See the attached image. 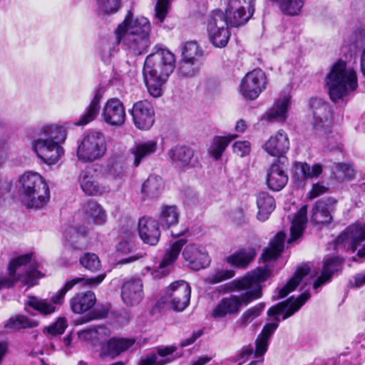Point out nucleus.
Segmentation results:
<instances>
[{
    "label": "nucleus",
    "mask_w": 365,
    "mask_h": 365,
    "mask_svg": "<svg viewBox=\"0 0 365 365\" xmlns=\"http://www.w3.org/2000/svg\"><path fill=\"white\" fill-rule=\"evenodd\" d=\"M159 225L158 222L152 217H143L139 220V236L144 243L153 246L158 242L160 237Z\"/></svg>",
    "instance_id": "b1692460"
},
{
    "label": "nucleus",
    "mask_w": 365,
    "mask_h": 365,
    "mask_svg": "<svg viewBox=\"0 0 365 365\" xmlns=\"http://www.w3.org/2000/svg\"><path fill=\"white\" fill-rule=\"evenodd\" d=\"M257 255L252 247L241 248L226 257L225 261L231 266L239 269H246Z\"/></svg>",
    "instance_id": "c756f323"
},
{
    "label": "nucleus",
    "mask_w": 365,
    "mask_h": 365,
    "mask_svg": "<svg viewBox=\"0 0 365 365\" xmlns=\"http://www.w3.org/2000/svg\"><path fill=\"white\" fill-rule=\"evenodd\" d=\"M289 104L290 96L284 94L275 101L273 106L264 115L263 118L268 121L285 120Z\"/></svg>",
    "instance_id": "c9c22d12"
},
{
    "label": "nucleus",
    "mask_w": 365,
    "mask_h": 365,
    "mask_svg": "<svg viewBox=\"0 0 365 365\" xmlns=\"http://www.w3.org/2000/svg\"><path fill=\"white\" fill-rule=\"evenodd\" d=\"M121 298L127 307H134L144 298L143 284L140 278H130L121 287Z\"/></svg>",
    "instance_id": "a211bd4d"
},
{
    "label": "nucleus",
    "mask_w": 365,
    "mask_h": 365,
    "mask_svg": "<svg viewBox=\"0 0 365 365\" xmlns=\"http://www.w3.org/2000/svg\"><path fill=\"white\" fill-rule=\"evenodd\" d=\"M89 232V228L84 225L76 227H69L63 232V246L67 249L81 250L86 245V237Z\"/></svg>",
    "instance_id": "5701e85b"
},
{
    "label": "nucleus",
    "mask_w": 365,
    "mask_h": 365,
    "mask_svg": "<svg viewBox=\"0 0 365 365\" xmlns=\"http://www.w3.org/2000/svg\"><path fill=\"white\" fill-rule=\"evenodd\" d=\"M322 166L315 164L312 167L306 163H297L295 164V175L298 179H307L317 178L322 173Z\"/></svg>",
    "instance_id": "09e8293b"
},
{
    "label": "nucleus",
    "mask_w": 365,
    "mask_h": 365,
    "mask_svg": "<svg viewBox=\"0 0 365 365\" xmlns=\"http://www.w3.org/2000/svg\"><path fill=\"white\" fill-rule=\"evenodd\" d=\"M309 297V292H305L302 293L297 298L292 297L287 301L270 307L267 314L269 317L273 316L275 322L266 324L259 336L269 341L270 336L278 327L279 322V315L283 314L282 320L287 319L299 310Z\"/></svg>",
    "instance_id": "9d476101"
},
{
    "label": "nucleus",
    "mask_w": 365,
    "mask_h": 365,
    "mask_svg": "<svg viewBox=\"0 0 365 365\" xmlns=\"http://www.w3.org/2000/svg\"><path fill=\"white\" fill-rule=\"evenodd\" d=\"M233 152L240 157H245L250 152V143L248 141L236 142L233 145Z\"/></svg>",
    "instance_id": "0e129e2a"
},
{
    "label": "nucleus",
    "mask_w": 365,
    "mask_h": 365,
    "mask_svg": "<svg viewBox=\"0 0 365 365\" xmlns=\"http://www.w3.org/2000/svg\"><path fill=\"white\" fill-rule=\"evenodd\" d=\"M101 95L99 93H96L91 103L86 108L85 112L79 119L73 123V125L76 126H83L89 123L92 122L96 119L100 112V101H101Z\"/></svg>",
    "instance_id": "a19ab883"
},
{
    "label": "nucleus",
    "mask_w": 365,
    "mask_h": 365,
    "mask_svg": "<svg viewBox=\"0 0 365 365\" xmlns=\"http://www.w3.org/2000/svg\"><path fill=\"white\" fill-rule=\"evenodd\" d=\"M38 322L31 319L24 315H16L11 317L5 324V327L11 329H30L36 327Z\"/></svg>",
    "instance_id": "8fccbe9b"
},
{
    "label": "nucleus",
    "mask_w": 365,
    "mask_h": 365,
    "mask_svg": "<svg viewBox=\"0 0 365 365\" xmlns=\"http://www.w3.org/2000/svg\"><path fill=\"white\" fill-rule=\"evenodd\" d=\"M333 171L336 178L340 180H351L354 177V170L350 164L334 163Z\"/></svg>",
    "instance_id": "864d4df0"
},
{
    "label": "nucleus",
    "mask_w": 365,
    "mask_h": 365,
    "mask_svg": "<svg viewBox=\"0 0 365 365\" xmlns=\"http://www.w3.org/2000/svg\"><path fill=\"white\" fill-rule=\"evenodd\" d=\"M263 148L272 156H282L289 148V141L287 133L284 130H279L266 141Z\"/></svg>",
    "instance_id": "c85d7f7f"
},
{
    "label": "nucleus",
    "mask_w": 365,
    "mask_h": 365,
    "mask_svg": "<svg viewBox=\"0 0 365 365\" xmlns=\"http://www.w3.org/2000/svg\"><path fill=\"white\" fill-rule=\"evenodd\" d=\"M235 272L232 269H220L205 278V282L210 284H215L222 281L232 278Z\"/></svg>",
    "instance_id": "5fc2aeb1"
},
{
    "label": "nucleus",
    "mask_w": 365,
    "mask_h": 365,
    "mask_svg": "<svg viewBox=\"0 0 365 365\" xmlns=\"http://www.w3.org/2000/svg\"><path fill=\"white\" fill-rule=\"evenodd\" d=\"M207 33L209 40L214 46L224 48L227 46L230 33L225 14L222 11L214 10L210 14L207 24Z\"/></svg>",
    "instance_id": "9b49d317"
},
{
    "label": "nucleus",
    "mask_w": 365,
    "mask_h": 365,
    "mask_svg": "<svg viewBox=\"0 0 365 365\" xmlns=\"http://www.w3.org/2000/svg\"><path fill=\"white\" fill-rule=\"evenodd\" d=\"M267 84L265 73L260 68L254 69L242 78L240 92L247 100H255L266 88Z\"/></svg>",
    "instance_id": "4468645a"
},
{
    "label": "nucleus",
    "mask_w": 365,
    "mask_h": 365,
    "mask_svg": "<svg viewBox=\"0 0 365 365\" xmlns=\"http://www.w3.org/2000/svg\"><path fill=\"white\" fill-rule=\"evenodd\" d=\"M269 341L258 336L255 341V355L256 357H262L267 350ZM263 358L259 360H255L250 362L248 365H257L259 362H262Z\"/></svg>",
    "instance_id": "bf43d9fd"
},
{
    "label": "nucleus",
    "mask_w": 365,
    "mask_h": 365,
    "mask_svg": "<svg viewBox=\"0 0 365 365\" xmlns=\"http://www.w3.org/2000/svg\"><path fill=\"white\" fill-rule=\"evenodd\" d=\"M365 240V225L349 226L336 240V248H344L354 252L359 244Z\"/></svg>",
    "instance_id": "2eb2a0df"
},
{
    "label": "nucleus",
    "mask_w": 365,
    "mask_h": 365,
    "mask_svg": "<svg viewBox=\"0 0 365 365\" xmlns=\"http://www.w3.org/2000/svg\"><path fill=\"white\" fill-rule=\"evenodd\" d=\"M198 63H191L182 59V61L178 69V74L182 77L193 76L198 71L197 64Z\"/></svg>",
    "instance_id": "052dcab7"
},
{
    "label": "nucleus",
    "mask_w": 365,
    "mask_h": 365,
    "mask_svg": "<svg viewBox=\"0 0 365 365\" xmlns=\"http://www.w3.org/2000/svg\"><path fill=\"white\" fill-rule=\"evenodd\" d=\"M66 327V319L64 317H59L54 324L44 327L43 331L52 336L60 335L64 332Z\"/></svg>",
    "instance_id": "13d9d810"
},
{
    "label": "nucleus",
    "mask_w": 365,
    "mask_h": 365,
    "mask_svg": "<svg viewBox=\"0 0 365 365\" xmlns=\"http://www.w3.org/2000/svg\"><path fill=\"white\" fill-rule=\"evenodd\" d=\"M177 349L175 346H166L158 349V353H150L140 359L138 365H165L172 360L167 356Z\"/></svg>",
    "instance_id": "72a5a7b5"
},
{
    "label": "nucleus",
    "mask_w": 365,
    "mask_h": 365,
    "mask_svg": "<svg viewBox=\"0 0 365 365\" xmlns=\"http://www.w3.org/2000/svg\"><path fill=\"white\" fill-rule=\"evenodd\" d=\"M351 41L353 46L356 48L365 44V27L362 26L357 29L351 36Z\"/></svg>",
    "instance_id": "e2e57ef3"
},
{
    "label": "nucleus",
    "mask_w": 365,
    "mask_h": 365,
    "mask_svg": "<svg viewBox=\"0 0 365 365\" xmlns=\"http://www.w3.org/2000/svg\"><path fill=\"white\" fill-rule=\"evenodd\" d=\"M230 217L233 223L239 227H242L249 223L250 216L248 207L245 205H241L231 211Z\"/></svg>",
    "instance_id": "3c124183"
},
{
    "label": "nucleus",
    "mask_w": 365,
    "mask_h": 365,
    "mask_svg": "<svg viewBox=\"0 0 365 365\" xmlns=\"http://www.w3.org/2000/svg\"><path fill=\"white\" fill-rule=\"evenodd\" d=\"M151 25L144 16L135 17L128 11L123 21L115 30L117 42L122 43L128 52L139 56L147 51L150 45V33Z\"/></svg>",
    "instance_id": "f03ea898"
},
{
    "label": "nucleus",
    "mask_w": 365,
    "mask_h": 365,
    "mask_svg": "<svg viewBox=\"0 0 365 365\" xmlns=\"http://www.w3.org/2000/svg\"><path fill=\"white\" fill-rule=\"evenodd\" d=\"M37 135L41 138L32 141L33 150L43 163L56 164L64 154V150L58 143L66 140V129L58 125L46 124L38 130Z\"/></svg>",
    "instance_id": "20e7f679"
},
{
    "label": "nucleus",
    "mask_w": 365,
    "mask_h": 365,
    "mask_svg": "<svg viewBox=\"0 0 365 365\" xmlns=\"http://www.w3.org/2000/svg\"><path fill=\"white\" fill-rule=\"evenodd\" d=\"M265 180L268 188L273 191H279L286 185L288 175L280 160H275L267 168Z\"/></svg>",
    "instance_id": "412c9836"
},
{
    "label": "nucleus",
    "mask_w": 365,
    "mask_h": 365,
    "mask_svg": "<svg viewBox=\"0 0 365 365\" xmlns=\"http://www.w3.org/2000/svg\"><path fill=\"white\" fill-rule=\"evenodd\" d=\"M254 0H228L225 10V20L231 26L238 27L244 25L252 16Z\"/></svg>",
    "instance_id": "ddd939ff"
},
{
    "label": "nucleus",
    "mask_w": 365,
    "mask_h": 365,
    "mask_svg": "<svg viewBox=\"0 0 365 365\" xmlns=\"http://www.w3.org/2000/svg\"><path fill=\"white\" fill-rule=\"evenodd\" d=\"M265 307L264 303H259L257 305L246 310L241 316V324L247 325L259 317Z\"/></svg>",
    "instance_id": "4d7b16f0"
},
{
    "label": "nucleus",
    "mask_w": 365,
    "mask_h": 365,
    "mask_svg": "<svg viewBox=\"0 0 365 365\" xmlns=\"http://www.w3.org/2000/svg\"><path fill=\"white\" fill-rule=\"evenodd\" d=\"M105 278V274H100L94 277H75L66 282L64 286L51 297V301L46 299H41L37 297L29 296L26 301L25 311L30 312L29 308L38 311L42 315H49L56 311V304H61L67 292L71 290L74 285L81 284L83 286H96Z\"/></svg>",
    "instance_id": "423d86ee"
},
{
    "label": "nucleus",
    "mask_w": 365,
    "mask_h": 365,
    "mask_svg": "<svg viewBox=\"0 0 365 365\" xmlns=\"http://www.w3.org/2000/svg\"><path fill=\"white\" fill-rule=\"evenodd\" d=\"M77 143L76 156L83 163H92L100 160L107 151L105 135L100 131L88 132Z\"/></svg>",
    "instance_id": "1a4fd4ad"
},
{
    "label": "nucleus",
    "mask_w": 365,
    "mask_h": 365,
    "mask_svg": "<svg viewBox=\"0 0 365 365\" xmlns=\"http://www.w3.org/2000/svg\"><path fill=\"white\" fill-rule=\"evenodd\" d=\"M186 242L185 239H180L170 244V247L165 252L159 267L152 273L154 277L161 278L168 274V267L178 259Z\"/></svg>",
    "instance_id": "393cba45"
},
{
    "label": "nucleus",
    "mask_w": 365,
    "mask_h": 365,
    "mask_svg": "<svg viewBox=\"0 0 365 365\" xmlns=\"http://www.w3.org/2000/svg\"><path fill=\"white\" fill-rule=\"evenodd\" d=\"M131 115L136 128L140 130L150 129L155 122V111L152 104L146 101H139L134 103Z\"/></svg>",
    "instance_id": "dca6fc26"
},
{
    "label": "nucleus",
    "mask_w": 365,
    "mask_h": 365,
    "mask_svg": "<svg viewBox=\"0 0 365 365\" xmlns=\"http://www.w3.org/2000/svg\"><path fill=\"white\" fill-rule=\"evenodd\" d=\"M175 56L167 49H160L147 56L143 77L148 91L153 98L163 95V86L175 68Z\"/></svg>",
    "instance_id": "7ed1b4c3"
},
{
    "label": "nucleus",
    "mask_w": 365,
    "mask_h": 365,
    "mask_svg": "<svg viewBox=\"0 0 365 365\" xmlns=\"http://www.w3.org/2000/svg\"><path fill=\"white\" fill-rule=\"evenodd\" d=\"M168 155L179 168L187 169L198 165V159L195 157L194 150L187 146L177 145L169 150Z\"/></svg>",
    "instance_id": "4be33fe9"
},
{
    "label": "nucleus",
    "mask_w": 365,
    "mask_h": 365,
    "mask_svg": "<svg viewBox=\"0 0 365 365\" xmlns=\"http://www.w3.org/2000/svg\"><path fill=\"white\" fill-rule=\"evenodd\" d=\"M79 184L83 192L89 196H98L110 191L108 185L101 183L98 179L96 170L86 169L79 176Z\"/></svg>",
    "instance_id": "f3484780"
},
{
    "label": "nucleus",
    "mask_w": 365,
    "mask_h": 365,
    "mask_svg": "<svg viewBox=\"0 0 365 365\" xmlns=\"http://www.w3.org/2000/svg\"><path fill=\"white\" fill-rule=\"evenodd\" d=\"M96 10L99 14H114L120 7V0H96Z\"/></svg>",
    "instance_id": "603ef678"
},
{
    "label": "nucleus",
    "mask_w": 365,
    "mask_h": 365,
    "mask_svg": "<svg viewBox=\"0 0 365 365\" xmlns=\"http://www.w3.org/2000/svg\"><path fill=\"white\" fill-rule=\"evenodd\" d=\"M331 206L329 199L316 202L312 210V222L319 225L329 223L332 220Z\"/></svg>",
    "instance_id": "4c0bfd02"
},
{
    "label": "nucleus",
    "mask_w": 365,
    "mask_h": 365,
    "mask_svg": "<svg viewBox=\"0 0 365 365\" xmlns=\"http://www.w3.org/2000/svg\"><path fill=\"white\" fill-rule=\"evenodd\" d=\"M185 261L189 262V267L194 270H199L207 267L210 263L207 254L204 249L195 244H190L182 252Z\"/></svg>",
    "instance_id": "a878e982"
},
{
    "label": "nucleus",
    "mask_w": 365,
    "mask_h": 365,
    "mask_svg": "<svg viewBox=\"0 0 365 365\" xmlns=\"http://www.w3.org/2000/svg\"><path fill=\"white\" fill-rule=\"evenodd\" d=\"M32 257L33 253H27L14 257L9 264V277L0 279V289L12 287L21 278L23 282L29 286H34L37 284L38 279L41 278L43 274L33 264L29 267L24 276L16 274V270L31 262Z\"/></svg>",
    "instance_id": "6e6552de"
},
{
    "label": "nucleus",
    "mask_w": 365,
    "mask_h": 365,
    "mask_svg": "<svg viewBox=\"0 0 365 365\" xmlns=\"http://www.w3.org/2000/svg\"><path fill=\"white\" fill-rule=\"evenodd\" d=\"M252 353L253 349L251 345L244 346L237 356V360L241 361L240 363H243L249 359Z\"/></svg>",
    "instance_id": "774afa93"
},
{
    "label": "nucleus",
    "mask_w": 365,
    "mask_h": 365,
    "mask_svg": "<svg viewBox=\"0 0 365 365\" xmlns=\"http://www.w3.org/2000/svg\"><path fill=\"white\" fill-rule=\"evenodd\" d=\"M179 212L175 205H165L161 208L159 222L162 227L169 228L178 222Z\"/></svg>",
    "instance_id": "a18cd8bd"
},
{
    "label": "nucleus",
    "mask_w": 365,
    "mask_h": 365,
    "mask_svg": "<svg viewBox=\"0 0 365 365\" xmlns=\"http://www.w3.org/2000/svg\"><path fill=\"white\" fill-rule=\"evenodd\" d=\"M82 212V225L88 227L89 230L92 228L93 225H102L107 220L106 210L100 204L93 200H90L86 203Z\"/></svg>",
    "instance_id": "aec40b11"
},
{
    "label": "nucleus",
    "mask_w": 365,
    "mask_h": 365,
    "mask_svg": "<svg viewBox=\"0 0 365 365\" xmlns=\"http://www.w3.org/2000/svg\"><path fill=\"white\" fill-rule=\"evenodd\" d=\"M312 106L314 128L317 130L327 131L331 125L332 115L330 106L322 100H314Z\"/></svg>",
    "instance_id": "cd10ccee"
},
{
    "label": "nucleus",
    "mask_w": 365,
    "mask_h": 365,
    "mask_svg": "<svg viewBox=\"0 0 365 365\" xmlns=\"http://www.w3.org/2000/svg\"><path fill=\"white\" fill-rule=\"evenodd\" d=\"M96 301L95 294L91 291L80 292L72 297L69 301L72 312L82 314L91 309Z\"/></svg>",
    "instance_id": "473e14b6"
},
{
    "label": "nucleus",
    "mask_w": 365,
    "mask_h": 365,
    "mask_svg": "<svg viewBox=\"0 0 365 365\" xmlns=\"http://www.w3.org/2000/svg\"><path fill=\"white\" fill-rule=\"evenodd\" d=\"M276 5L284 15L297 16L300 14L306 0H269Z\"/></svg>",
    "instance_id": "37998d69"
},
{
    "label": "nucleus",
    "mask_w": 365,
    "mask_h": 365,
    "mask_svg": "<svg viewBox=\"0 0 365 365\" xmlns=\"http://www.w3.org/2000/svg\"><path fill=\"white\" fill-rule=\"evenodd\" d=\"M326 83L331 100L335 103L343 101L358 87L356 72L339 61L332 66Z\"/></svg>",
    "instance_id": "39448f33"
},
{
    "label": "nucleus",
    "mask_w": 365,
    "mask_h": 365,
    "mask_svg": "<svg viewBox=\"0 0 365 365\" xmlns=\"http://www.w3.org/2000/svg\"><path fill=\"white\" fill-rule=\"evenodd\" d=\"M272 269L269 264L257 267L244 277L232 280L219 287L222 293L230 292H242L240 296L231 294L222 298L211 313L215 319H221L227 315L239 313L242 306H247L262 295V283L265 282L272 274Z\"/></svg>",
    "instance_id": "f257e3e1"
},
{
    "label": "nucleus",
    "mask_w": 365,
    "mask_h": 365,
    "mask_svg": "<svg viewBox=\"0 0 365 365\" xmlns=\"http://www.w3.org/2000/svg\"><path fill=\"white\" fill-rule=\"evenodd\" d=\"M326 191L327 188L324 186L319 183L314 184L310 192L308 193L309 198L312 200L324 193Z\"/></svg>",
    "instance_id": "338daca9"
},
{
    "label": "nucleus",
    "mask_w": 365,
    "mask_h": 365,
    "mask_svg": "<svg viewBox=\"0 0 365 365\" xmlns=\"http://www.w3.org/2000/svg\"><path fill=\"white\" fill-rule=\"evenodd\" d=\"M78 336L83 341L92 343L97 341L96 332L94 328L81 330L78 332Z\"/></svg>",
    "instance_id": "69168bd1"
},
{
    "label": "nucleus",
    "mask_w": 365,
    "mask_h": 365,
    "mask_svg": "<svg viewBox=\"0 0 365 365\" xmlns=\"http://www.w3.org/2000/svg\"><path fill=\"white\" fill-rule=\"evenodd\" d=\"M191 288L187 282L179 280L165 289L163 302L169 304L173 310L181 312L189 304Z\"/></svg>",
    "instance_id": "f8f14e48"
},
{
    "label": "nucleus",
    "mask_w": 365,
    "mask_h": 365,
    "mask_svg": "<svg viewBox=\"0 0 365 365\" xmlns=\"http://www.w3.org/2000/svg\"><path fill=\"white\" fill-rule=\"evenodd\" d=\"M101 168L103 174L114 180L122 179L125 176V159L123 155L111 156Z\"/></svg>",
    "instance_id": "2f4dec72"
},
{
    "label": "nucleus",
    "mask_w": 365,
    "mask_h": 365,
    "mask_svg": "<svg viewBox=\"0 0 365 365\" xmlns=\"http://www.w3.org/2000/svg\"><path fill=\"white\" fill-rule=\"evenodd\" d=\"M307 205H303L294 215L290 227L291 239L288 242L298 239L303 233L307 222Z\"/></svg>",
    "instance_id": "ea45409f"
},
{
    "label": "nucleus",
    "mask_w": 365,
    "mask_h": 365,
    "mask_svg": "<svg viewBox=\"0 0 365 365\" xmlns=\"http://www.w3.org/2000/svg\"><path fill=\"white\" fill-rule=\"evenodd\" d=\"M163 179L157 175H151L144 182L142 186V193L147 198L158 197L163 190Z\"/></svg>",
    "instance_id": "79ce46f5"
},
{
    "label": "nucleus",
    "mask_w": 365,
    "mask_h": 365,
    "mask_svg": "<svg viewBox=\"0 0 365 365\" xmlns=\"http://www.w3.org/2000/svg\"><path fill=\"white\" fill-rule=\"evenodd\" d=\"M309 273V268L307 266L298 267L294 276L281 289H279L277 299L285 297L288 294L294 291L302 279Z\"/></svg>",
    "instance_id": "c03bdc74"
},
{
    "label": "nucleus",
    "mask_w": 365,
    "mask_h": 365,
    "mask_svg": "<svg viewBox=\"0 0 365 365\" xmlns=\"http://www.w3.org/2000/svg\"><path fill=\"white\" fill-rule=\"evenodd\" d=\"M157 150V143L155 140H148L135 144L130 153L133 156V165L138 167L142 162L153 155Z\"/></svg>",
    "instance_id": "7c9ffc66"
},
{
    "label": "nucleus",
    "mask_w": 365,
    "mask_h": 365,
    "mask_svg": "<svg viewBox=\"0 0 365 365\" xmlns=\"http://www.w3.org/2000/svg\"><path fill=\"white\" fill-rule=\"evenodd\" d=\"M103 121L112 126H120L125 120V109L118 98H110L105 104L101 114Z\"/></svg>",
    "instance_id": "6ab92c4d"
},
{
    "label": "nucleus",
    "mask_w": 365,
    "mask_h": 365,
    "mask_svg": "<svg viewBox=\"0 0 365 365\" xmlns=\"http://www.w3.org/2000/svg\"><path fill=\"white\" fill-rule=\"evenodd\" d=\"M181 50L182 59L191 63H199L204 54L203 50L193 41L184 43Z\"/></svg>",
    "instance_id": "49530a36"
},
{
    "label": "nucleus",
    "mask_w": 365,
    "mask_h": 365,
    "mask_svg": "<svg viewBox=\"0 0 365 365\" xmlns=\"http://www.w3.org/2000/svg\"><path fill=\"white\" fill-rule=\"evenodd\" d=\"M81 264L91 272L99 270L101 262L96 254L86 253L80 258Z\"/></svg>",
    "instance_id": "6e6d98bb"
},
{
    "label": "nucleus",
    "mask_w": 365,
    "mask_h": 365,
    "mask_svg": "<svg viewBox=\"0 0 365 365\" xmlns=\"http://www.w3.org/2000/svg\"><path fill=\"white\" fill-rule=\"evenodd\" d=\"M235 138V135H229L225 137L217 136L213 140L208 149L209 155L215 160H219L228 144Z\"/></svg>",
    "instance_id": "de8ad7c7"
},
{
    "label": "nucleus",
    "mask_w": 365,
    "mask_h": 365,
    "mask_svg": "<svg viewBox=\"0 0 365 365\" xmlns=\"http://www.w3.org/2000/svg\"><path fill=\"white\" fill-rule=\"evenodd\" d=\"M135 343L134 339L112 337L102 345L101 354L114 359L128 350Z\"/></svg>",
    "instance_id": "bb28decb"
},
{
    "label": "nucleus",
    "mask_w": 365,
    "mask_h": 365,
    "mask_svg": "<svg viewBox=\"0 0 365 365\" xmlns=\"http://www.w3.org/2000/svg\"><path fill=\"white\" fill-rule=\"evenodd\" d=\"M285 237V233L279 232L269 242V246L263 250L261 256L264 262L274 260L281 255L284 250Z\"/></svg>",
    "instance_id": "58836bf2"
},
{
    "label": "nucleus",
    "mask_w": 365,
    "mask_h": 365,
    "mask_svg": "<svg viewBox=\"0 0 365 365\" xmlns=\"http://www.w3.org/2000/svg\"><path fill=\"white\" fill-rule=\"evenodd\" d=\"M256 202L258 208L257 218L261 222H264L268 220L276 207L275 200L268 192H261L257 196Z\"/></svg>",
    "instance_id": "f704fd0d"
},
{
    "label": "nucleus",
    "mask_w": 365,
    "mask_h": 365,
    "mask_svg": "<svg viewBox=\"0 0 365 365\" xmlns=\"http://www.w3.org/2000/svg\"><path fill=\"white\" fill-rule=\"evenodd\" d=\"M342 261L338 257H329L324 259L322 274L316 279L313 287L317 289L328 282L332 274L341 267Z\"/></svg>",
    "instance_id": "e433bc0d"
},
{
    "label": "nucleus",
    "mask_w": 365,
    "mask_h": 365,
    "mask_svg": "<svg viewBox=\"0 0 365 365\" xmlns=\"http://www.w3.org/2000/svg\"><path fill=\"white\" fill-rule=\"evenodd\" d=\"M22 202L27 208L40 209L50 199V190L43 178L37 173L26 172L19 179Z\"/></svg>",
    "instance_id": "0eeeda50"
},
{
    "label": "nucleus",
    "mask_w": 365,
    "mask_h": 365,
    "mask_svg": "<svg viewBox=\"0 0 365 365\" xmlns=\"http://www.w3.org/2000/svg\"><path fill=\"white\" fill-rule=\"evenodd\" d=\"M170 0H158L155 7V18L162 23L166 17Z\"/></svg>",
    "instance_id": "680f3d73"
}]
</instances>
